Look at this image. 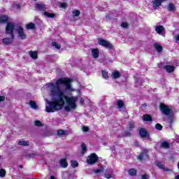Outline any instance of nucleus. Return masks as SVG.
<instances>
[{
	"mask_svg": "<svg viewBox=\"0 0 179 179\" xmlns=\"http://www.w3.org/2000/svg\"><path fill=\"white\" fill-rule=\"evenodd\" d=\"M71 82H72L71 79L62 78L57 80L55 84L49 83L46 85L52 99L51 101H48V99L45 100L48 104L45 106V111L47 113H54L62 110L64 106H65V111L69 112L71 110L76 109V107H78L76 101H78L79 96H69L65 95L66 93L75 92V89L72 88Z\"/></svg>",
	"mask_w": 179,
	"mask_h": 179,
	"instance_id": "obj_1",
	"label": "nucleus"
},
{
	"mask_svg": "<svg viewBox=\"0 0 179 179\" xmlns=\"http://www.w3.org/2000/svg\"><path fill=\"white\" fill-rule=\"evenodd\" d=\"M17 27H19V25H17L13 22L7 23V25L6 27V34H9L10 37H15V34H13V31H15V30H16V31H17Z\"/></svg>",
	"mask_w": 179,
	"mask_h": 179,
	"instance_id": "obj_2",
	"label": "nucleus"
},
{
	"mask_svg": "<svg viewBox=\"0 0 179 179\" xmlns=\"http://www.w3.org/2000/svg\"><path fill=\"white\" fill-rule=\"evenodd\" d=\"M17 33L18 35V38H20V40H26L27 38V35L24 32V29H23V27L21 26L17 27Z\"/></svg>",
	"mask_w": 179,
	"mask_h": 179,
	"instance_id": "obj_3",
	"label": "nucleus"
},
{
	"mask_svg": "<svg viewBox=\"0 0 179 179\" xmlns=\"http://www.w3.org/2000/svg\"><path fill=\"white\" fill-rule=\"evenodd\" d=\"M98 43L99 44V45H102L103 47L108 48V50H111V48H113V45H111V43H110V42H108L103 38H99L98 40Z\"/></svg>",
	"mask_w": 179,
	"mask_h": 179,
	"instance_id": "obj_4",
	"label": "nucleus"
},
{
	"mask_svg": "<svg viewBox=\"0 0 179 179\" xmlns=\"http://www.w3.org/2000/svg\"><path fill=\"white\" fill-rule=\"evenodd\" d=\"M99 157H97L96 155L94 153L88 157L87 163L88 164H95V163H97Z\"/></svg>",
	"mask_w": 179,
	"mask_h": 179,
	"instance_id": "obj_5",
	"label": "nucleus"
},
{
	"mask_svg": "<svg viewBox=\"0 0 179 179\" xmlns=\"http://www.w3.org/2000/svg\"><path fill=\"white\" fill-rule=\"evenodd\" d=\"M160 110L164 115H170V114H171V109L164 103H161Z\"/></svg>",
	"mask_w": 179,
	"mask_h": 179,
	"instance_id": "obj_6",
	"label": "nucleus"
},
{
	"mask_svg": "<svg viewBox=\"0 0 179 179\" xmlns=\"http://www.w3.org/2000/svg\"><path fill=\"white\" fill-rule=\"evenodd\" d=\"M155 165L157 167L159 168L161 170H163V171H171V169L166 168L164 166V164H163V162L157 161L155 162Z\"/></svg>",
	"mask_w": 179,
	"mask_h": 179,
	"instance_id": "obj_7",
	"label": "nucleus"
},
{
	"mask_svg": "<svg viewBox=\"0 0 179 179\" xmlns=\"http://www.w3.org/2000/svg\"><path fill=\"white\" fill-rule=\"evenodd\" d=\"M134 129V123L130 122L129 124V127L127 128V130L124 133V136H131L132 133H131V130Z\"/></svg>",
	"mask_w": 179,
	"mask_h": 179,
	"instance_id": "obj_8",
	"label": "nucleus"
},
{
	"mask_svg": "<svg viewBox=\"0 0 179 179\" xmlns=\"http://www.w3.org/2000/svg\"><path fill=\"white\" fill-rule=\"evenodd\" d=\"M14 39L15 36H10V38H4L2 39L3 44H5V45H9V44H12V43H13Z\"/></svg>",
	"mask_w": 179,
	"mask_h": 179,
	"instance_id": "obj_9",
	"label": "nucleus"
},
{
	"mask_svg": "<svg viewBox=\"0 0 179 179\" xmlns=\"http://www.w3.org/2000/svg\"><path fill=\"white\" fill-rule=\"evenodd\" d=\"M37 9H38L41 12H46L48 9V6L45 4H36Z\"/></svg>",
	"mask_w": 179,
	"mask_h": 179,
	"instance_id": "obj_10",
	"label": "nucleus"
},
{
	"mask_svg": "<svg viewBox=\"0 0 179 179\" xmlns=\"http://www.w3.org/2000/svg\"><path fill=\"white\" fill-rule=\"evenodd\" d=\"M155 31H157L158 34H160L161 36H164V33H163V31H164V27L162 25L155 27Z\"/></svg>",
	"mask_w": 179,
	"mask_h": 179,
	"instance_id": "obj_11",
	"label": "nucleus"
},
{
	"mask_svg": "<svg viewBox=\"0 0 179 179\" xmlns=\"http://www.w3.org/2000/svg\"><path fill=\"white\" fill-rule=\"evenodd\" d=\"M147 158H148V152H141V155H139L137 157V159L141 161L146 160Z\"/></svg>",
	"mask_w": 179,
	"mask_h": 179,
	"instance_id": "obj_12",
	"label": "nucleus"
},
{
	"mask_svg": "<svg viewBox=\"0 0 179 179\" xmlns=\"http://www.w3.org/2000/svg\"><path fill=\"white\" fill-rule=\"evenodd\" d=\"M139 134L141 138H146L149 136V133H148V131L145 129H141L139 131Z\"/></svg>",
	"mask_w": 179,
	"mask_h": 179,
	"instance_id": "obj_13",
	"label": "nucleus"
},
{
	"mask_svg": "<svg viewBox=\"0 0 179 179\" xmlns=\"http://www.w3.org/2000/svg\"><path fill=\"white\" fill-rule=\"evenodd\" d=\"M164 69H166V72L171 73V72H174V69H176V67L174 66L166 65L164 67Z\"/></svg>",
	"mask_w": 179,
	"mask_h": 179,
	"instance_id": "obj_14",
	"label": "nucleus"
},
{
	"mask_svg": "<svg viewBox=\"0 0 179 179\" xmlns=\"http://www.w3.org/2000/svg\"><path fill=\"white\" fill-rule=\"evenodd\" d=\"M44 16H45L46 17H49L51 19H55V17H57V15L54 14V13H50L49 12L45 11L43 13Z\"/></svg>",
	"mask_w": 179,
	"mask_h": 179,
	"instance_id": "obj_15",
	"label": "nucleus"
},
{
	"mask_svg": "<svg viewBox=\"0 0 179 179\" xmlns=\"http://www.w3.org/2000/svg\"><path fill=\"white\" fill-rule=\"evenodd\" d=\"M116 104L119 110H120V111L124 110V101H122V100H117L116 101Z\"/></svg>",
	"mask_w": 179,
	"mask_h": 179,
	"instance_id": "obj_16",
	"label": "nucleus"
},
{
	"mask_svg": "<svg viewBox=\"0 0 179 179\" xmlns=\"http://www.w3.org/2000/svg\"><path fill=\"white\" fill-rule=\"evenodd\" d=\"M57 134L59 136H60V138H62V136H66V135H68V131L59 129L57 131Z\"/></svg>",
	"mask_w": 179,
	"mask_h": 179,
	"instance_id": "obj_17",
	"label": "nucleus"
},
{
	"mask_svg": "<svg viewBox=\"0 0 179 179\" xmlns=\"http://www.w3.org/2000/svg\"><path fill=\"white\" fill-rule=\"evenodd\" d=\"M59 164L61 167H62L63 169H66V167H68V162H66V159H62L59 161Z\"/></svg>",
	"mask_w": 179,
	"mask_h": 179,
	"instance_id": "obj_18",
	"label": "nucleus"
},
{
	"mask_svg": "<svg viewBox=\"0 0 179 179\" xmlns=\"http://www.w3.org/2000/svg\"><path fill=\"white\" fill-rule=\"evenodd\" d=\"M18 145L20 146H29V145H30V142H29V141L22 140L18 142Z\"/></svg>",
	"mask_w": 179,
	"mask_h": 179,
	"instance_id": "obj_19",
	"label": "nucleus"
},
{
	"mask_svg": "<svg viewBox=\"0 0 179 179\" xmlns=\"http://www.w3.org/2000/svg\"><path fill=\"white\" fill-rule=\"evenodd\" d=\"M169 12H176V6L173 3H169L167 7Z\"/></svg>",
	"mask_w": 179,
	"mask_h": 179,
	"instance_id": "obj_20",
	"label": "nucleus"
},
{
	"mask_svg": "<svg viewBox=\"0 0 179 179\" xmlns=\"http://www.w3.org/2000/svg\"><path fill=\"white\" fill-rule=\"evenodd\" d=\"M29 106H30V107H31L34 110H36L37 108H38V106H37V103H36V101H30L28 103Z\"/></svg>",
	"mask_w": 179,
	"mask_h": 179,
	"instance_id": "obj_21",
	"label": "nucleus"
},
{
	"mask_svg": "<svg viewBox=\"0 0 179 179\" xmlns=\"http://www.w3.org/2000/svg\"><path fill=\"white\" fill-rule=\"evenodd\" d=\"M92 54L94 58H99V49H92Z\"/></svg>",
	"mask_w": 179,
	"mask_h": 179,
	"instance_id": "obj_22",
	"label": "nucleus"
},
{
	"mask_svg": "<svg viewBox=\"0 0 179 179\" xmlns=\"http://www.w3.org/2000/svg\"><path fill=\"white\" fill-rule=\"evenodd\" d=\"M121 76V73L120 71H113L112 73V78L113 79H118Z\"/></svg>",
	"mask_w": 179,
	"mask_h": 179,
	"instance_id": "obj_23",
	"label": "nucleus"
},
{
	"mask_svg": "<svg viewBox=\"0 0 179 179\" xmlns=\"http://www.w3.org/2000/svg\"><path fill=\"white\" fill-rule=\"evenodd\" d=\"M161 148L163 149H169V148H170V143H169L167 141H163L161 143Z\"/></svg>",
	"mask_w": 179,
	"mask_h": 179,
	"instance_id": "obj_24",
	"label": "nucleus"
},
{
	"mask_svg": "<svg viewBox=\"0 0 179 179\" xmlns=\"http://www.w3.org/2000/svg\"><path fill=\"white\" fill-rule=\"evenodd\" d=\"M154 47L155 50H157V52H162V51H163V48L159 43H155Z\"/></svg>",
	"mask_w": 179,
	"mask_h": 179,
	"instance_id": "obj_25",
	"label": "nucleus"
},
{
	"mask_svg": "<svg viewBox=\"0 0 179 179\" xmlns=\"http://www.w3.org/2000/svg\"><path fill=\"white\" fill-rule=\"evenodd\" d=\"M143 121H153V120L152 119V116L150 115H144L143 116Z\"/></svg>",
	"mask_w": 179,
	"mask_h": 179,
	"instance_id": "obj_26",
	"label": "nucleus"
},
{
	"mask_svg": "<svg viewBox=\"0 0 179 179\" xmlns=\"http://www.w3.org/2000/svg\"><path fill=\"white\" fill-rule=\"evenodd\" d=\"M26 28H27V30L36 29V24H34V23H33V22H31V23L27 24L26 25Z\"/></svg>",
	"mask_w": 179,
	"mask_h": 179,
	"instance_id": "obj_27",
	"label": "nucleus"
},
{
	"mask_svg": "<svg viewBox=\"0 0 179 179\" xmlns=\"http://www.w3.org/2000/svg\"><path fill=\"white\" fill-rule=\"evenodd\" d=\"M8 22V16L1 15L0 16V23H6Z\"/></svg>",
	"mask_w": 179,
	"mask_h": 179,
	"instance_id": "obj_28",
	"label": "nucleus"
},
{
	"mask_svg": "<svg viewBox=\"0 0 179 179\" xmlns=\"http://www.w3.org/2000/svg\"><path fill=\"white\" fill-rule=\"evenodd\" d=\"M81 153L83 155H85V152L87 150V147L86 146V144L83 143L81 144Z\"/></svg>",
	"mask_w": 179,
	"mask_h": 179,
	"instance_id": "obj_29",
	"label": "nucleus"
},
{
	"mask_svg": "<svg viewBox=\"0 0 179 179\" xmlns=\"http://www.w3.org/2000/svg\"><path fill=\"white\" fill-rule=\"evenodd\" d=\"M29 55H30L31 58H33L34 59H36V58H37V52L30 51L29 52Z\"/></svg>",
	"mask_w": 179,
	"mask_h": 179,
	"instance_id": "obj_30",
	"label": "nucleus"
},
{
	"mask_svg": "<svg viewBox=\"0 0 179 179\" xmlns=\"http://www.w3.org/2000/svg\"><path fill=\"white\" fill-rule=\"evenodd\" d=\"M103 171H104V168L103 166H101L99 169L94 170V173H95V174H99V173H103Z\"/></svg>",
	"mask_w": 179,
	"mask_h": 179,
	"instance_id": "obj_31",
	"label": "nucleus"
},
{
	"mask_svg": "<svg viewBox=\"0 0 179 179\" xmlns=\"http://www.w3.org/2000/svg\"><path fill=\"white\" fill-rule=\"evenodd\" d=\"M129 176H136V169H131L129 170Z\"/></svg>",
	"mask_w": 179,
	"mask_h": 179,
	"instance_id": "obj_32",
	"label": "nucleus"
},
{
	"mask_svg": "<svg viewBox=\"0 0 179 179\" xmlns=\"http://www.w3.org/2000/svg\"><path fill=\"white\" fill-rule=\"evenodd\" d=\"M71 164L73 169H76V167L79 166V163H78L76 161H71Z\"/></svg>",
	"mask_w": 179,
	"mask_h": 179,
	"instance_id": "obj_33",
	"label": "nucleus"
},
{
	"mask_svg": "<svg viewBox=\"0 0 179 179\" xmlns=\"http://www.w3.org/2000/svg\"><path fill=\"white\" fill-rule=\"evenodd\" d=\"M52 47H55L57 50H59L61 48V45L58 44L57 42H52Z\"/></svg>",
	"mask_w": 179,
	"mask_h": 179,
	"instance_id": "obj_34",
	"label": "nucleus"
},
{
	"mask_svg": "<svg viewBox=\"0 0 179 179\" xmlns=\"http://www.w3.org/2000/svg\"><path fill=\"white\" fill-rule=\"evenodd\" d=\"M102 76L104 79H108V72L103 70L102 71Z\"/></svg>",
	"mask_w": 179,
	"mask_h": 179,
	"instance_id": "obj_35",
	"label": "nucleus"
},
{
	"mask_svg": "<svg viewBox=\"0 0 179 179\" xmlns=\"http://www.w3.org/2000/svg\"><path fill=\"white\" fill-rule=\"evenodd\" d=\"M6 176V171L5 169H0V177L3 178Z\"/></svg>",
	"mask_w": 179,
	"mask_h": 179,
	"instance_id": "obj_36",
	"label": "nucleus"
},
{
	"mask_svg": "<svg viewBox=\"0 0 179 179\" xmlns=\"http://www.w3.org/2000/svg\"><path fill=\"white\" fill-rule=\"evenodd\" d=\"M73 16H79L80 15V11L79 10H75L72 12Z\"/></svg>",
	"mask_w": 179,
	"mask_h": 179,
	"instance_id": "obj_37",
	"label": "nucleus"
},
{
	"mask_svg": "<svg viewBox=\"0 0 179 179\" xmlns=\"http://www.w3.org/2000/svg\"><path fill=\"white\" fill-rule=\"evenodd\" d=\"M155 128L158 130V131H162V129H163V126H162V124L157 123L155 124Z\"/></svg>",
	"mask_w": 179,
	"mask_h": 179,
	"instance_id": "obj_38",
	"label": "nucleus"
},
{
	"mask_svg": "<svg viewBox=\"0 0 179 179\" xmlns=\"http://www.w3.org/2000/svg\"><path fill=\"white\" fill-rule=\"evenodd\" d=\"M36 156H38V155L37 154H28L27 155V157L29 158V159H34V157H36Z\"/></svg>",
	"mask_w": 179,
	"mask_h": 179,
	"instance_id": "obj_39",
	"label": "nucleus"
},
{
	"mask_svg": "<svg viewBox=\"0 0 179 179\" xmlns=\"http://www.w3.org/2000/svg\"><path fill=\"white\" fill-rule=\"evenodd\" d=\"M34 124L36 127H42L43 124H41V122L40 120H36L34 122Z\"/></svg>",
	"mask_w": 179,
	"mask_h": 179,
	"instance_id": "obj_40",
	"label": "nucleus"
},
{
	"mask_svg": "<svg viewBox=\"0 0 179 179\" xmlns=\"http://www.w3.org/2000/svg\"><path fill=\"white\" fill-rule=\"evenodd\" d=\"M104 176H105V178H108V179L114 178V175H113L111 173L105 174Z\"/></svg>",
	"mask_w": 179,
	"mask_h": 179,
	"instance_id": "obj_41",
	"label": "nucleus"
},
{
	"mask_svg": "<svg viewBox=\"0 0 179 179\" xmlns=\"http://www.w3.org/2000/svg\"><path fill=\"white\" fill-rule=\"evenodd\" d=\"M67 7L68 4H66V3H60V8H62L63 9H66Z\"/></svg>",
	"mask_w": 179,
	"mask_h": 179,
	"instance_id": "obj_42",
	"label": "nucleus"
},
{
	"mask_svg": "<svg viewBox=\"0 0 179 179\" xmlns=\"http://www.w3.org/2000/svg\"><path fill=\"white\" fill-rule=\"evenodd\" d=\"M121 27H122L123 29H127L128 27V23L127 22H122Z\"/></svg>",
	"mask_w": 179,
	"mask_h": 179,
	"instance_id": "obj_43",
	"label": "nucleus"
},
{
	"mask_svg": "<svg viewBox=\"0 0 179 179\" xmlns=\"http://www.w3.org/2000/svg\"><path fill=\"white\" fill-rule=\"evenodd\" d=\"M13 8H15V9H20L21 8V5L17 3V4H14L13 5Z\"/></svg>",
	"mask_w": 179,
	"mask_h": 179,
	"instance_id": "obj_44",
	"label": "nucleus"
},
{
	"mask_svg": "<svg viewBox=\"0 0 179 179\" xmlns=\"http://www.w3.org/2000/svg\"><path fill=\"white\" fill-rule=\"evenodd\" d=\"M83 131H84V132H88L89 131V127L83 126Z\"/></svg>",
	"mask_w": 179,
	"mask_h": 179,
	"instance_id": "obj_45",
	"label": "nucleus"
},
{
	"mask_svg": "<svg viewBox=\"0 0 179 179\" xmlns=\"http://www.w3.org/2000/svg\"><path fill=\"white\" fill-rule=\"evenodd\" d=\"M168 122L173 124V117L170 116L168 117Z\"/></svg>",
	"mask_w": 179,
	"mask_h": 179,
	"instance_id": "obj_46",
	"label": "nucleus"
},
{
	"mask_svg": "<svg viewBox=\"0 0 179 179\" xmlns=\"http://www.w3.org/2000/svg\"><path fill=\"white\" fill-rule=\"evenodd\" d=\"M141 178L142 179H148L149 178V176L146 175V174H144L141 176Z\"/></svg>",
	"mask_w": 179,
	"mask_h": 179,
	"instance_id": "obj_47",
	"label": "nucleus"
},
{
	"mask_svg": "<svg viewBox=\"0 0 179 179\" xmlns=\"http://www.w3.org/2000/svg\"><path fill=\"white\" fill-rule=\"evenodd\" d=\"M80 103L82 106H83V103H85V99H83V98L80 97Z\"/></svg>",
	"mask_w": 179,
	"mask_h": 179,
	"instance_id": "obj_48",
	"label": "nucleus"
},
{
	"mask_svg": "<svg viewBox=\"0 0 179 179\" xmlns=\"http://www.w3.org/2000/svg\"><path fill=\"white\" fill-rule=\"evenodd\" d=\"M1 101H5V96H0V103H1Z\"/></svg>",
	"mask_w": 179,
	"mask_h": 179,
	"instance_id": "obj_49",
	"label": "nucleus"
},
{
	"mask_svg": "<svg viewBox=\"0 0 179 179\" xmlns=\"http://www.w3.org/2000/svg\"><path fill=\"white\" fill-rule=\"evenodd\" d=\"M175 40H176V41H179V34L175 36Z\"/></svg>",
	"mask_w": 179,
	"mask_h": 179,
	"instance_id": "obj_50",
	"label": "nucleus"
},
{
	"mask_svg": "<svg viewBox=\"0 0 179 179\" xmlns=\"http://www.w3.org/2000/svg\"><path fill=\"white\" fill-rule=\"evenodd\" d=\"M175 179H179V175L176 176Z\"/></svg>",
	"mask_w": 179,
	"mask_h": 179,
	"instance_id": "obj_51",
	"label": "nucleus"
},
{
	"mask_svg": "<svg viewBox=\"0 0 179 179\" xmlns=\"http://www.w3.org/2000/svg\"><path fill=\"white\" fill-rule=\"evenodd\" d=\"M134 145H135V146H138V142H135V143H134Z\"/></svg>",
	"mask_w": 179,
	"mask_h": 179,
	"instance_id": "obj_52",
	"label": "nucleus"
},
{
	"mask_svg": "<svg viewBox=\"0 0 179 179\" xmlns=\"http://www.w3.org/2000/svg\"><path fill=\"white\" fill-rule=\"evenodd\" d=\"M50 179H55V176H50Z\"/></svg>",
	"mask_w": 179,
	"mask_h": 179,
	"instance_id": "obj_53",
	"label": "nucleus"
},
{
	"mask_svg": "<svg viewBox=\"0 0 179 179\" xmlns=\"http://www.w3.org/2000/svg\"><path fill=\"white\" fill-rule=\"evenodd\" d=\"M178 170H179V162H178Z\"/></svg>",
	"mask_w": 179,
	"mask_h": 179,
	"instance_id": "obj_54",
	"label": "nucleus"
},
{
	"mask_svg": "<svg viewBox=\"0 0 179 179\" xmlns=\"http://www.w3.org/2000/svg\"><path fill=\"white\" fill-rule=\"evenodd\" d=\"M177 138H179V136H178Z\"/></svg>",
	"mask_w": 179,
	"mask_h": 179,
	"instance_id": "obj_55",
	"label": "nucleus"
},
{
	"mask_svg": "<svg viewBox=\"0 0 179 179\" xmlns=\"http://www.w3.org/2000/svg\"><path fill=\"white\" fill-rule=\"evenodd\" d=\"M34 1H37V0H34Z\"/></svg>",
	"mask_w": 179,
	"mask_h": 179,
	"instance_id": "obj_56",
	"label": "nucleus"
},
{
	"mask_svg": "<svg viewBox=\"0 0 179 179\" xmlns=\"http://www.w3.org/2000/svg\"><path fill=\"white\" fill-rule=\"evenodd\" d=\"M0 159H1V156H0Z\"/></svg>",
	"mask_w": 179,
	"mask_h": 179,
	"instance_id": "obj_57",
	"label": "nucleus"
}]
</instances>
